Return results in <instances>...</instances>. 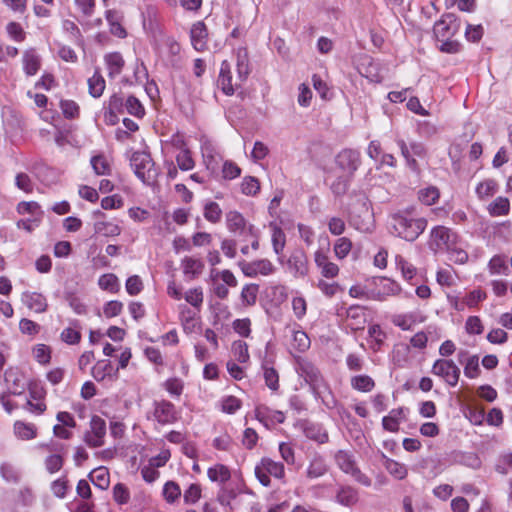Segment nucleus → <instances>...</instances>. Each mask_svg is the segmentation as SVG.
Instances as JSON below:
<instances>
[{"label": "nucleus", "mask_w": 512, "mask_h": 512, "mask_svg": "<svg viewBox=\"0 0 512 512\" xmlns=\"http://www.w3.org/2000/svg\"><path fill=\"white\" fill-rule=\"evenodd\" d=\"M327 472V464L325 459L320 456H314L307 468V477L308 478H318L323 476Z\"/></svg>", "instance_id": "obj_29"}, {"label": "nucleus", "mask_w": 512, "mask_h": 512, "mask_svg": "<svg viewBox=\"0 0 512 512\" xmlns=\"http://www.w3.org/2000/svg\"><path fill=\"white\" fill-rule=\"evenodd\" d=\"M440 197V192L437 187L430 186L424 189H421L418 193L419 200L425 205H433Z\"/></svg>", "instance_id": "obj_45"}, {"label": "nucleus", "mask_w": 512, "mask_h": 512, "mask_svg": "<svg viewBox=\"0 0 512 512\" xmlns=\"http://www.w3.org/2000/svg\"><path fill=\"white\" fill-rule=\"evenodd\" d=\"M479 374V357L477 355L469 356L464 366V375L470 379H474L477 378Z\"/></svg>", "instance_id": "obj_57"}, {"label": "nucleus", "mask_w": 512, "mask_h": 512, "mask_svg": "<svg viewBox=\"0 0 512 512\" xmlns=\"http://www.w3.org/2000/svg\"><path fill=\"white\" fill-rule=\"evenodd\" d=\"M296 371L309 384L314 396L320 398L328 408L335 406V399L326 384L320 370L309 360L299 358L296 361Z\"/></svg>", "instance_id": "obj_1"}, {"label": "nucleus", "mask_w": 512, "mask_h": 512, "mask_svg": "<svg viewBox=\"0 0 512 512\" xmlns=\"http://www.w3.org/2000/svg\"><path fill=\"white\" fill-rule=\"evenodd\" d=\"M41 66L40 56L35 49H28L23 53V70L28 76L35 75Z\"/></svg>", "instance_id": "obj_23"}, {"label": "nucleus", "mask_w": 512, "mask_h": 512, "mask_svg": "<svg viewBox=\"0 0 512 512\" xmlns=\"http://www.w3.org/2000/svg\"><path fill=\"white\" fill-rule=\"evenodd\" d=\"M237 497V491L234 488H229L228 486H221L218 494L217 501L222 506H230L232 500Z\"/></svg>", "instance_id": "obj_61"}, {"label": "nucleus", "mask_w": 512, "mask_h": 512, "mask_svg": "<svg viewBox=\"0 0 512 512\" xmlns=\"http://www.w3.org/2000/svg\"><path fill=\"white\" fill-rule=\"evenodd\" d=\"M430 248L435 252L449 250L457 241V235L449 228L437 226L431 231Z\"/></svg>", "instance_id": "obj_8"}, {"label": "nucleus", "mask_w": 512, "mask_h": 512, "mask_svg": "<svg viewBox=\"0 0 512 512\" xmlns=\"http://www.w3.org/2000/svg\"><path fill=\"white\" fill-rule=\"evenodd\" d=\"M0 476L8 483L18 484L21 480V471L11 462H2L0 463Z\"/></svg>", "instance_id": "obj_25"}, {"label": "nucleus", "mask_w": 512, "mask_h": 512, "mask_svg": "<svg viewBox=\"0 0 512 512\" xmlns=\"http://www.w3.org/2000/svg\"><path fill=\"white\" fill-rule=\"evenodd\" d=\"M68 483L69 481L65 475L59 479L54 480L51 483V491L54 496L63 499L68 491Z\"/></svg>", "instance_id": "obj_60"}, {"label": "nucleus", "mask_w": 512, "mask_h": 512, "mask_svg": "<svg viewBox=\"0 0 512 512\" xmlns=\"http://www.w3.org/2000/svg\"><path fill=\"white\" fill-rule=\"evenodd\" d=\"M498 190V185L495 180L487 179L480 182L475 189V193L480 200H486L492 197Z\"/></svg>", "instance_id": "obj_33"}, {"label": "nucleus", "mask_w": 512, "mask_h": 512, "mask_svg": "<svg viewBox=\"0 0 512 512\" xmlns=\"http://www.w3.org/2000/svg\"><path fill=\"white\" fill-rule=\"evenodd\" d=\"M163 63L173 69H181V46L173 37H166L159 50Z\"/></svg>", "instance_id": "obj_6"}, {"label": "nucleus", "mask_w": 512, "mask_h": 512, "mask_svg": "<svg viewBox=\"0 0 512 512\" xmlns=\"http://www.w3.org/2000/svg\"><path fill=\"white\" fill-rule=\"evenodd\" d=\"M35 174L38 179L44 183L45 185H51L56 182V173L54 169L46 166L40 165L36 168Z\"/></svg>", "instance_id": "obj_53"}, {"label": "nucleus", "mask_w": 512, "mask_h": 512, "mask_svg": "<svg viewBox=\"0 0 512 512\" xmlns=\"http://www.w3.org/2000/svg\"><path fill=\"white\" fill-rule=\"evenodd\" d=\"M335 163L346 175L354 177L361 165V154L355 149H343L337 154Z\"/></svg>", "instance_id": "obj_11"}, {"label": "nucleus", "mask_w": 512, "mask_h": 512, "mask_svg": "<svg viewBox=\"0 0 512 512\" xmlns=\"http://www.w3.org/2000/svg\"><path fill=\"white\" fill-rule=\"evenodd\" d=\"M153 407V417L161 425L173 424L179 418L175 405L170 401H154Z\"/></svg>", "instance_id": "obj_13"}, {"label": "nucleus", "mask_w": 512, "mask_h": 512, "mask_svg": "<svg viewBox=\"0 0 512 512\" xmlns=\"http://www.w3.org/2000/svg\"><path fill=\"white\" fill-rule=\"evenodd\" d=\"M352 248V242L347 237L338 238L334 244V252L337 258L344 259Z\"/></svg>", "instance_id": "obj_58"}, {"label": "nucleus", "mask_w": 512, "mask_h": 512, "mask_svg": "<svg viewBox=\"0 0 512 512\" xmlns=\"http://www.w3.org/2000/svg\"><path fill=\"white\" fill-rule=\"evenodd\" d=\"M256 417L261 422L264 421V419L269 418L273 423H283L285 421V415L283 412L275 410L271 411L267 407H261L256 409Z\"/></svg>", "instance_id": "obj_42"}, {"label": "nucleus", "mask_w": 512, "mask_h": 512, "mask_svg": "<svg viewBox=\"0 0 512 512\" xmlns=\"http://www.w3.org/2000/svg\"><path fill=\"white\" fill-rule=\"evenodd\" d=\"M106 87V82L100 69L96 68L94 74L88 79L89 94L94 98L102 96Z\"/></svg>", "instance_id": "obj_24"}, {"label": "nucleus", "mask_w": 512, "mask_h": 512, "mask_svg": "<svg viewBox=\"0 0 512 512\" xmlns=\"http://www.w3.org/2000/svg\"><path fill=\"white\" fill-rule=\"evenodd\" d=\"M202 156L208 170L214 171L217 167L216 149L210 141H205L201 145Z\"/></svg>", "instance_id": "obj_34"}, {"label": "nucleus", "mask_w": 512, "mask_h": 512, "mask_svg": "<svg viewBox=\"0 0 512 512\" xmlns=\"http://www.w3.org/2000/svg\"><path fill=\"white\" fill-rule=\"evenodd\" d=\"M217 85L221 88L222 92L227 96H231L235 92V88L232 85L230 65L227 61H223L221 63Z\"/></svg>", "instance_id": "obj_20"}, {"label": "nucleus", "mask_w": 512, "mask_h": 512, "mask_svg": "<svg viewBox=\"0 0 512 512\" xmlns=\"http://www.w3.org/2000/svg\"><path fill=\"white\" fill-rule=\"evenodd\" d=\"M232 353L239 363H246L249 360L248 345L244 341L233 342Z\"/></svg>", "instance_id": "obj_54"}, {"label": "nucleus", "mask_w": 512, "mask_h": 512, "mask_svg": "<svg viewBox=\"0 0 512 512\" xmlns=\"http://www.w3.org/2000/svg\"><path fill=\"white\" fill-rule=\"evenodd\" d=\"M260 190V184L257 178L252 176L244 177L241 183V191L247 196H254Z\"/></svg>", "instance_id": "obj_55"}, {"label": "nucleus", "mask_w": 512, "mask_h": 512, "mask_svg": "<svg viewBox=\"0 0 512 512\" xmlns=\"http://www.w3.org/2000/svg\"><path fill=\"white\" fill-rule=\"evenodd\" d=\"M396 266L401 270L403 277L406 280H411L416 275V268L406 261L401 255L395 257Z\"/></svg>", "instance_id": "obj_56"}, {"label": "nucleus", "mask_w": 512, "mask_h": 512, "mask_svg": "<svg viewBox=\"0 0 512 512\" xmlns=\"http://www.w3.org/2000/svg\"><path fill=\"white\" fill-rule=\"evenodd\" d=\"M407 412L408 409L404 407L392 409L387 416L382 418L383 429L392 433L397 432L400 422L406 420Z\"/></svg>", "instance_id": "obj_16"}, {"label": "nucleus", "mask_w": 512, "mask_h": 512, "mask_svg": "<svg viewBox=\"0 0 512 512\" xmlns=\"http://www.w3.org/2000/svg\"><path fill=\"white\" fill-rule=\"evenodd\" d=\"M181 266L185 275H189L191 278H195L202 273L204 263L198 258L186 256L182 259Z\"/></svg>", "instance_id": "obj_27"}, {"label": "nucleus", "mask_w": 512, "mask_h": 512, "mask_svg": "<svg viewBox=\"0 0 512 512\" xmlns=\"http://www.w3.org/2000/svg\"><path fill=\"white\" fill-rule=\"evenodd\" d=\"M33 355L37 362L43 365L48 364L51 359L50 348L45 344H37L33 349Z\"/></svg>", "instance_id": "obj_62"}, {"label": "nucleus", "mask_w": 512, "mask_h": 512, "mask_svg": "<svg viewBox=\"0 0 512 512\" xmlns=\"http://www.w3.org/2000/svg\"><path fill=\"white\" fill-rule=\"evenodd\" d=\"M164 499L172 504L181 496L180 486L174 481H167L163 487Z\"/></svg>", "instance_id": "obj_49"}, {"label": "nucleus", "mask_w": 512, "mask_h": 512, "mask_svg": "<svg viewBox=\"0 0 512 512\" xmlns=\"http://www.w3.org/2000/svg\"><path fill=\"white\" fill-rule=\"evenodd\" d=\"M270 228L272 229V246L274 252L279 255L282 253L285 244H286V235L283 230L274 223L270 224Z\"/></svg>", "instance_id": "obj_36"}, {"label": "nucleus", "mask_w": 512, "mask_h": 512, "mask_svg": "<svg viewBox=\"0 0 512 512\" xmlns=\"http://www.w3.org/2000/svg\"><path fill=\"white\" fill-rule=\"evenodd\" d=\"M254 472L258 481L265 487L271 484L269 475L277 479H283L285 476L284 465L267 457L261 459L255 466Z\"/></svg>", "instance_id": "obj_5"}, {"label": "nucleus", "mask_w": 512, "mask_h": 512, "mask_svg": "<svg viewBox=\"0 0 512 512\" xmlns=\"http://www.w3.org/2000/svg\"><path fill=\"white\" fill-rule=\"evenodd\" d=\"M114 372L113 366L109 360L98 361L92 369V375L95 380L102 381Z\"/></svg>", "instance_id": "obj_39"}, {"label": "nucleus", "mask_w": 512, "mask_h": 512, "mask_svg": "<svg viewBox=\"0 0 512 512\" xmlns=\"http://www.w3.org/2000/svg\"><path fill=\"white\" fill-rule=\"evenodd\" d=\"M299 426L307 438L320 444L328 441V434L320 424L304 420L299 423Z\"/></svg>", "instance_id": "obj_15"}, {"label": "nucleus", "mask_w": 512, "mask_h": 512, "mask_svg": "<svg viewBox=\"0 0 512 512\" xmlns=\"http://www.w3.org/2000/svg\"><path fill=\"white\" fill-rule=\"evenodd\" d=\"M432 373L442 377L445 382L454 387L460 377V369L452 360L438 359L434 362Z\"/></svg>", "instance_id": "obj_12"}, {"label": "nucleus", "mask_w": 512, "mask_h": 512, "mask_svg": "<svg viewBox=\"0 0 512 512\" xmlns=\"http://www.w3.org/2000/svg\"><path fill=\"white\" fill-rule=\"evenodd\" d=\"M259 291V285L257 284H246L241 291V300L242 303L246 306H252L257 301V294Z\"/></svg>", "instance_id": "obj_43"}, {"label": "nucleus", "mask_w": 512, "mask_h": 512, "mask_svg": "<svg viewBox=\"0 0 512 512\" xmlns=\"http://www.w3.org/2000/svg\"><path fill=\"white\" fill-rule=\"evenodd\" d=\"M293 343L294 347L300 352H305L308 350L311 344L308 335L301 330L294 332Z\"/></svg>", "instance_id": "obj_63"}, {"label": "nucleus", "mask_w": 512, "mask_h": 512, "mask_svg": "<svg viewBox=\"0 0 512 512\" xmlns=\"http://www.w3.org/2000/svg\"><path fill=\"white\" fill-rule=\"evenodd\" d=\"M207 476L212 482H218L222 486L231 478L229 468L223 464H216L207 470Z\"/></svg>", "instance_id": "obj_26"}, {"label": "nucleus", "mask_w": 512, "mask_h": 512, "mask_svg": "<svg viewBox=\"0 0 512 512\" xmlns=\"http://www.w3.org/2000/svg\"><path fill=\"white\" fill-rule=\"evenodd\" d=\"M201 496H202L201 486L197 483H192L184 491L183 500H184L185 504L193 505L200 500Z\"/></svg>", "instance_id": "obj_51"}, {"label": "nucleus", "mask_w": 512, "mask_h": 512, "mask_svg": "<svg viewBox=\"0 0 512 512\" xmlns=\"http://www.w3.org/2000/svg\"><path fill=\"white\" fill-rule=\"evenodd\" d=\"M236 70L238 79L243 82L250 73L248 53L246 49H239L237 52Z\"/></svg>", "instance_id": "obj_31"}, {"label": "nucleus", "mask_w": 512, "mask_h": 512, "mask_svg": "<svg viewBox=\"0 0 512 512\" xmlns=\"http://www.w3.org/2000/svg\"><path fill=\"white\" fill-rule=\"evenodd\" d=\"M207 29L203 22L193 24L190 30V39L193 48L199 52L207 48Z\"/></svg>", "instance_id": "obj_17"}, {"label": "nucleus", "mask_w": 512, "mask_h": 512, "mask_svg": "<svg viewBox=\"0 0 512 512\" xmlns=\"http://www.w3.org/2000/svg\"><path fill=\"white\" fill-rule=\"evenodd\" d=\"M177 166L182 171H190L195 167V161L192 158V153L189 149L180 151L176 155Z\"/></svg>", "instance_id": "obj_46"}, {"label": "nucleus", "mask_w": 512, "mask_h": 512, "mask_svg": "<svg viewBox=\"0 0 512 512\" xmlns=\"http://www.w3.org/2000/svg\"><path fill=\"white\" fill-rule=\"evenodd\" d=\"M262 370L266 386L271 391H277L279 389L278 372L273 367H269L266 362L262 364Z\"/></svg>", "instance_id": "obj_37"}, {"label": "nucleus", "mask_w": 512, "mask_h": 512, "mask_svg": "<svg viewBox=\"0 0 512 512\" xmlns=\"http://www.w3.org/2000/svg\"><path fill=\"white\" fill-rule=\"evenodd\" d=\"M459 30L460 21L453 13L443 14L433 27V33L437 40L453 38Z\"/></svg>", "instance_id": "obj_7"}, {"label": "nucleus", "mask_w": 512, "mask_h": 512, "mask_svg": "<svg viewBox=\"0 0 512 512\" xmlns=\"http://www.w3.org/2000/svg\"><path fill=\"white\" fill-rule=\"evenodd\" d=\"M94 229L96 233L104 236H117L121 233V229L118 225L105 221L96 222Z\"/></svg>", "instance_id": "obj_50"}, {"label": "nucleus", "mask_w": 512, "mask_h": 512, "mask_svg": "<svg viewBox=\"0 0 512 512\" xmlns=\"http://www.w3.org/2000/svg\"><path fill=\"white\" fill-rule=\"evenodd\" d=\"M383 457H384V467L390 475H392L394 478H396L398 480H402L407 476L408 470L404 464H402L396 460L390 459V458L386 457L385 455Z\"/></svg>", "instance_id": "obj_30"}, {"label": "nucleus", "mask_w": 512, "mask_h": 512, "mask_svg": "<svg viewBox=\"0 0 512 512\" xmlns=\"http://www.w3.org/2000/svg\"><path fill=\"white\" fill-rule=\"evenodd\" d=\"M226 224L228 230L235 234L246 235L248 231L245 218L237 211H229L226 214Z\"/></svg>", "instance_id": "obj_19"}, {"label": "nucleus", "mask_w": 512, "mask_h": 512, "mask_svg": "<svg viewBox=\"0 0 512 512\" xmlns=\"http://www.w3.org/2000/svg\"><path fill=\"white\" fill-rule=\"evenodd\" d=\"M130 165L135 175L145 184H152L158 177V169L150 154L144 151H136L130 158Z\"/></svg>", "instance_id": "obj_3"}, {"label": "nucleus", "mask_w": 512, "mask_h": 512, "mask_svg": "<svg viewBox=\"0 0 512 512\" xmlns=\"http://www.w3.org/2000/svg\"><path fill=\"white\" fill-rule=\"evenodd\" d=\"M205 219L211 223H218L221 220L222 210L218 203L210 201L204 206Z\"/></svg>", "instance_id": "obj_48"}, {"label": "nucleus", "mask_w": 512, "mask_h": 512, "mask_svg": "<svg viewBox=\"0 0 512 512\" xmlns=\"http://www.w3.org/2000/svg\"><path fill=\"white\" fill-rule=\"evenodd\" d=\"M89 478L93 485L101 490H106L109 487V472L105 467H98L94 469L89 474Z\"/></svg>", "instance_id": "obj_32"}, {"label": "nucleus", "mask_w": 512, "mask_h": 512, "mask_svg": "<svg viewBox=\"0 0 512 512\" xmlns=\"http://www.w3.org/2000/svg\"><path fill=\"white\" fill-rule=\"evenodd\" d=\"M14 433L22 440H31L36 437V427L31 423L16 421L14 423Z\"/></svg>", "instance_id": "obj_35"}, {"label": "nucleus", "mask_w": 512, "mask_h": 512, "mask_svg": "<svg viewBox=\"0 0 512 512\" xmlns=\"http://www.w3.org/2000/svg\"><path fill=\"white\" fill-rule=\"evenodd\" d=\"M488 269L492 275H508L509 268L506 264L504 257L495 255L488 263Z\"/></svg>", "instance_id": "obj_41"}, {"label": "nucleus", "mask_w": 512, "mask_h": 512, "mask_svg": "<svg viewBox=\"0 0 512 512\" xmlns=\"http://www.w3.org/2000/svg\"><path fill=\"white\" fill-rule=\"evenodd\" d=\"M390 231L406 241H415L426 229L427 220L414 217L410 210L398 211L390 216Z\"/></svg>", "instance_id": "obj_2"}, {"label": "nucleus", "mask_w": 512, "mask_h": 512, "mask_svg": "<svg viewBox=\"0 0 512 512\" xmlns=\"http://www.w3.org/2000/svg\"><path fill=\"white\" fill-rule=\"evenodd\" d=\"M108 70V77L113 79L118 76L125 65V61L119 52L108 53L104 57Z\"/></svg>", "instance_id": "obj_22"}, {"label": "nucleus", "mask_w": 512, "mask_h": 512, "mask_svg": "<svg viewBox=\"0 0 512 512\" xmlns=\"http://www.w3.org/2000/svg\"><path fill=\"white\" fill-rule=\"evenodd\" d=\"M368 335L372 339L371 348L374 351L380 350L386 337L385 332L381 329L380 325L374 324L368 328Z\"/></svg>", "instance_id": "obj_44"}, {"label": "nucleus", "mask_w": 512, "mask_h": 512, "mask_svg": "<svg viewBox=\"0 0 512 512\" xmlns=\"http://www.w3.org/2000/svg\"><path fill=\"white\" fill-rule=\"evenodd\" d=\"M376 288L370 289V294L367 295L368 299L376 301H384L388 296H394L400 293L401 287L394 280L377 277L373 279Z\"/></svg>", "instance_id": "obj_10"}, {"label": "nucleus", "mask_w": 512, "mask_h": 512, "mask_svg": "<svg viewBox=\"0 0 512 512\" xmlns=\"http://www.w3.org/2000/svg\"><path fill=\"white\" fill-rule=\"evenodd\" d=\"M334 459L342 472L351 475L356 482L365 487L371 486L372 480L358 468L352 453L339 450L336 452Z\"/></svg>", "instance_id": "obj_4"}, {"label": "nucleus", "mask_w": 512, "mask_h": 512, "mask_svg": "<svg viewBox=\"0 0 512 512\" xmlns=\"http://www.w3.org/2000/svg\"><path fill=\"white\" fill-rule=\"evenodd\" d=\"M336 501L342 506L352 507L359 501V493L350 485H340L336 493Z\"/></svg>", "instance_id": "obj_18"}, {"label": "nucleus", "mask_w": 512, "mask_h": 512, "mask_svg": "<svg viewBox=\"0 0 512 512\" xmlns=\"http://www.w3.org/2000/svg\"><path fill=\"white\" fill-rule=\"evenodd\" d=\"M449 259L457 264H464L468 260V253L458 245V241L447 250Z\"/></svg>", "instance_id": "obj_59"}, {"label": "nucleus", "mask_w": 512, "mask_h": 512, "mask_svg": "<svg viewBox=\"0 0 512 512\" xmlns=\"http://www.w3.org/2000/svg\"><path fill=\"white\" fill-rule=\"evenodd\" d=\"M487 210L492 217L505 216L510 211V201L506 197L499 196L488 205Z\"/></svg>", "instance_id": "obj_28"}, {"label": "nucleus", "mask_w": 512, "mask_h": 512, "mask_svg": "<svg viewBox=\"0 0 512 512\" xmlns=\"http://www.w3.org/2000/svg\"><path fill=\"white\" fill-rule=\"evenodd\" d=\"M352 178L353 177H350L346 174L342 175V176H338L330 185V189H331L332 193L336 197L345 195L349 189L350 182H351Z\"/></svg>", "instance_id": "obj_38"}, {"label": "nucleus", "mask_w": 512, "mask_h": 512, "mask_svg": "<svg viewBox=\"0 0 512 512\" xmlns=\"http://www.w3.org/2000/svg\"><path fill=\"white\" fill-rule=\"evenodd\" d=\"M125 110L130 115L141 118L145 114V109L141 102L134 96H129L125 101Z\"/></svg>", "instance_id": "obj_52"}, {"label": "nucleus", "mask_w": 512, "mask_h": 512, "mask_svg": "<svg viewBox=\"0 0 512 512\" xmlns=\"http://www.w3.org/2000/svg\"><path fill=\"white\" fill-rule=\"evenodd\" d=\"M98 285L101 289L116 293L119 290V280L116 275L109 273L100 276Z\"/></svg>", "instance_id": "obj_47"}, {"label": "nucleus", "mask_w": 512, "mask_h": 512, "mask_svg": "<svg viewBox=\"0 0 512 512\" xmlns=\"http://www.w3.org/2000/svg\"><path fill=\"white\" fill-rule=\"evenodd\" d=\"M288 270L294 277H305L308 274V259L303 250H295L287 260Z\"/></svg>", "instance_id": "obj_14"}, {"label": "nucleus", "mask_w": 512, "mask_h": 512, "mask_svg": "<svg viewBox=\"0 0 512 512\" xmlns=\"http://www.w3.org/2000/svg\"><path fill=\"white\" fill-rule=\"evenodd\" d=\"M495 470L503 475L512 471V452L501 455L495 465Z\"/></svg>", "instance_id": "obj_64"}, {"label": "nucleus", "mask_w": 512, "mask_h": 512, "mask_svg": "<svg viewBox=\"0 0 512 512\" xmlns=\"http://www.w3.org/2000/svg\"><path fill=\"white\" fill-rule=\"evenodd\" d=\"M351 386L361 392H370L375 387V382L368 375H357L351 378Z\"/></svg>", "instance_id": "obj_40"}, {"label": "nucleus", "mask_w": 512, "mask_h": 512, "mask_svg": "<svg viewBox=\"0 0 512 512\" xmlns=\"http://www.w3.org/2000/svg\"><path fill=\"white\" fill-rule=\"evenodd\" d=\"M106 435V422L98 415H93L90 420V429L84 434V442L91 448L104 445Z\"/></svg>", "instance_id": "obj_9"}, {"label": "nucleus", "mask_w": 512, "mask_h": 512, "mask_svg": "<svg viewBox=\"0 0 512 512\" xmlns=\"http://www.w3.org/2000/svg\"><path fill=\"white\" fill-rule=\"evenodd\" d=\"M22 301L29 309L36 313H43L47 309L46 298L40 293L25 292L22 295Z\"/></svg>", "instance_id": "obj_21"}]
</instances>
